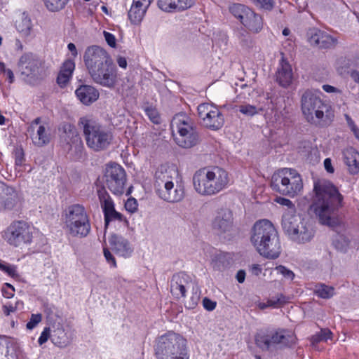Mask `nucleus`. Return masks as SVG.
Wrapping results in <instances>:
<instances>
[{
  "label": "nucleus",
  "instance_id": "nucleus-49",
  "mask_svg": "<svg viewBox=\"0 0 359 359\" xmlns=\"http://www.w3.org/2000/svg\"><path fill=\"white\" fill-rule=\"evenodd\" d=\"M177 182H172V183H168L166 184L163 185H158V186H154V190L156 194L160 198L164 201V198H165L168 191L170 188H172V186L176 184Z\"/></svg>",
  "mask_w": 359,
  "mask_h": 359
},
{
  "label": "nucleus",
  "instance_id": "nucleus-32",
  "mask_svg": "<svg viewBox=\"0 0 359 359\" xmlns=\"http://www.w3.org/2000/svg\"><path fill=\"white\" fill-rule=\"evenodd\" d=\"M50 131V127L47 123L37 126L36 133L31 135L33 143L38 147L48 144L51 138Z\"/></svg>",
  "mask_w": 359,
  "mask_h": 359
},
{
  "label": "nucleus",
  "instance_id": "nucleus-33",
  "mask_svg": "<svg viewBox=\"0 0 359 359\" xmlns=\"http://www.w3.org/2000/svg\"><path fill=\"white\" fill-rule=\"evenodd\" d=\"M0 359H18L16 346L7 337H0Z\"/></svg>",
  "mask_w": 359,
  "mask_h": 359
},
{
  "label": "nucleus",
  "instance_id": "nucleus-13",
  "mask_svg": "<svg viewBox=\"0 0 359 359\" xmlns=\"http://www.w3.org/2000/svg\"><path fill=\"white\" fill-rule=\"evenodd\" d=\"M198 114L202 124L207 128L217 130L224 123V118L219 109L209 103H202L198 107Z\"/></svg>",
  "mask_w": 359,
  "mask_h": 359
},
{
  "label": "nucleus",
  "instance_id": "nucleus-22",
  "mask_svg": "<svg viewBox=\"0 0 359 359\" xmlns=\"http://www.w3.org/2000/svg\"><path fill=\"white\" fill-rule=\"evenodd\" d=\"M109 243L111 250L118 256L127 258L130 257L133 252L130 242L121 235L111 234L109 238Z\"/></svg>",
  "mask_w": 359,
  "mask_h": 359
},
{
  "label": "nucleus",
  "instance_id": "nucleus-31",
  "mask_svg": "<svg viewBox=\"0 0 359 359\" xmlns=\"http://www.w3.org/2000/svg\"><path fill=\"white\" fill-rule=\"evenodd\" d=\"M67 229L72 236L84 238L90 231V223L89 218L76 222L73 224H66Z\"/></svg>",
  "mask_w": 359,
  "mask_h": 359
},
{
  "label": "nucleus",
  "instance_id": "nucleus-14",
  "mask_svg": "<svg viewBox=\"0 0 359 359\" xmlns=\"http://www.w3.org/2000/svg\"><path fill=\"white\" fill-rule=\"evenodd\" d=\"M97 193L104 215L105 228L107 227L109 222L111 220L122 221L123 216L122 214L116 211L114 202L106 191L105 187L98 189Z\"/></svg>",
  "mask_w": 359,
  "mask_h": 359
},
{
  "label": "nucleus",
  "instance_id": "nucleus-56",
  "mask_svg": "<svg viewBox=\"0 0 359 359\" xmlns=\"http://www.w3.org/2000/svg\"><path fill=\"white\" fill-rule=\"evenodd\" d=\"M276 270L278 271V273L282 274L287 279L292 280L294 277V273L291 270L287 269L284 266L280 265L276 266Z\"/></svg>",
  "mask_w": 359,
  "mask_h": 359
},
{
  "label": "nucleus",
  "instance_id": "nucleus-26",
  "mask_svg": "<svg viewBox=\"0 0 359 359\" xmlns=\"http://www.w3.org/2000/svg\"><path fill=\"white\" fill-rule=\"evenodd\" d=\"M292 79L293 74L291 65L283 57L280 67H278L276 72V81L281 86L287 88L292 83Z\"/></svg>",
  "mask_w": 359,
  "mask_h": 359
},
{
  "label": "nucleus",
  "instance_id": "nucleus-40",
  "mask_svg": "<svg viewBox=\"0 0 359 359\" xmlns=\"http://www.w3.org/2000/svg\"><path fill=\"white\" fill-rule=\"evenodd\" d=\"M168 191V192L164 198V201L168 203L179 202L183 199L184 196V188L180 184H179V181L177 182V183L172 186V188H170Z\"/></svg>",
  "mask_w": 359,
  "mask_h": 359
},
{
  "label": "nucleus",
  "instance_id": "nucleus-8",
  "mask_svg": "<svg viewBox=\"0 0 359 359\" xmlns=\"http://www.w3.org/2000/svg\"><path fill=\"white\" fill-rule=\"evenodd\" d=\"M296 342L294 333L285 329H278L269 334L259 333L255 336V344L263 351H269L273 346H278L280 348H291Z\"/></svg>",
  "mask_w": 359,
  "mask_h": 359
},
{
  "label": "nucleus",
  "instance_id": "nucleus-48",
  "mask_svg": "<svg viewBox=\"0 0 359 359\" xmlns=\"http://www.w3.org/2000/svg\"><path fill=\"white\" fill-rule=\"evenodd\" d=\"M144 111L151 122L155 124H159L161 123V117L156 108L147 107L144 108Z\"/></svg>",
  "mask_w": 359,
  "mask_h": 359
},
{
  "label": "nucleus",
  "instance_id": "nucleus-10",
  "mask_svg": "<svg viewBox=\"0 0 359 359\" xmlns=\"http://www.w3.org/2000/svg\"><path fill=\"white\" fill-rule=\"evenodd\" d=\"M60 146L68 152H72L80 157L84 149L80 135L74 125L64 122L58 128Z\"/></svg>",
  "mask_w": 359,
  "mask_h": 359
},
{
  "label": "nucleus",
  "instance_id": "nucleus-36",
  "mask_svg": "<svg viewBox=\"0 0 359 359\" xmlns=\"http://www.w3.org/2000/svg\"><path fill=\"white\" fill-rule=\"evenodd\" d=\"M50 339L55 345L59 347H65L70 343L69 337L67 336L63 325L60 323L53 326Z\"/></svg>",
  "mask_w": 359,
  "mask_h": 359
},
{
  "label": "nucleus",
  "instance_id": "nucleus-46",
  "mask_svg": "<svg viewBox=\"0 0 359 359\" xmlns=\"http://www.w3.org/2000/svg\"><path fill=\"white\" fill-rule=\"evenodd\" d=\"M238 110L241 113L247 116H252L258 114L259 111H262L263 109L262 107L258 108L256 106L249 104H244L238 107Z\"/></svg>",
  "mask_w": 359,
  "mask_h": 359
},
{
  "label": "nucleus",
  "instance_id": "nucleus-63",
  "mask_svg": "<svg viewBox=\"0 0 359 359\" xmlns=\"http://www.w3.org/2000/svg\"><path fill=\"white\" fill-rule=\"evenodd\" d=\"M254 1L266 10H271L273 7V0H255Z\"/></svg>",
  "mask_w": 359,
  "mask_h": 359
},
{
  "label": "nucleus",
  "instance_id": "nucleus-7",
  "mask_svg": "<svg viewBox=\"0 0 359 359\" xmlns=\"http://www.w3.org/2000/svg\"><path fill=\"white\" fill-rule=\"evenodd\" d=\"M175 141L182 148H191L196 145L200 137L192 121L185 114H176L171 122Z\"/></svg>",
  "mask_w": 359,
  "mask_h": 359
},
{
  "label": "nucleus",
  "instance_id": "nucleus-2",
  "mask_svg": "<svg viewBox=\"0 0 359 359\" xmlns=\"http://www.w3.org/2000/svg\"><path fill=\"white\" fill-rule=\"evenodd\" d=\"M250 241L260 255L268 259H276L280 254V243L278 231L268 219L255 222Z\"/></svg>",
  "mask_w": 359,
  "mask_h": 359
},
{
  "label": "nucleus",
  "instance_id": "nucleus-12",
  "mask_svg": "<svg viewBox=\"0 0 359 359\" xmlns=\"http://www.w3.org/2000/svg\"><path fill=\"white\" fill-rule=\"evenodd\" d=\"M83 60L89 74H96L99 69L113 63L107 51L97 46L88 47L86 50Z\"/></svg>",
  "mask_w": 359,
  "mask_h": 359
},
{
  "label": "nucleus",
  "instance_id": "nucleus-62",
  "mask_svg": "<svg viewBox=\"0 0 359 359\" xmlns=\"http://www.w3.org/2000/svg\"><path fill=\"white\" fill-rule=\"evenodd\" d=\"M203 307L208 311H213L217 305L216 302L211 300L208 297H205L203 299Z\"/></svg>",
  "mask_w": 359,
  "mask_h": 359
},
{
  "label": "nucleus",
  "instance_id": "nucleus-21",
  "mask_svg": "<svg viewBox=\"0 0 359 359\" xmlns=\"http://www.w3.org/2000/svg\"><path fill=\"white\" fill-rule=\"evenodd\" d=\"M178 180L179 173L175 167L161 165L155 172L154 186L177 182L179 181Z\"/></svg>",
  "mask_w": 359,
  "mask_h": 359
},
{
  "label": "nucleus",
  "instance_id": "nucleus-53",
  "mask_svg": "<svg viewBox=\"0 0 359 359\" xmlns=\"http://www.w3.org/2000/svg\"><path fill=\"white\" fill-rule=\"evenodd\" d=\"M333 245L336 249L342 251L346 249L348 243L344 236L339 235L333 240Z\"/></svg>",
  "mask_w": 359,
  "mask_h": 359
},
{
  "label": "nucleus",
  "instance_id": "nucleus-59",
  "mask_svg": "<svg viewBox=\"0 0 359 359\" xmlns=\"http://www.w3.org/2000/svg\"><path fill=\"white\" fill-rule=\"evenodd\" d=\"M125 208L130 212H135L137 208V201L133 198L128 199L125 203Z\"/></svg>",
  "mask_w": 359,
  "mask_h": 359
},
{
  "label": "nucleus",
  "instance_id": "nucleus-3",
  "mask_svg": "<svg viewBox=\"0 0 359 359\" xmlns=\"http://www.w3.org/2000/svg\"><path fill=\"white\" fill-rule=\"evenodd\" d=\"M227 172L217 166L203 168L197 170L193 176V184L196 191L201 196H212L226 188L229 184Z\"/></svg>",
  "mask_w": 359,
  "mask_h": 359
},
{
  "label": "nucleus",
  "instance_id": "nucleus-27",
  "mask_svg": "<svg viewBox=\"0 0 359 359\" xmlns=\"http://www.w3.org/2000/svg\"><path fill=\"white\" fill-rule=\"evenodd\" d=\"M78 99L84 104L88 105L99 97V92L93 86L82 85L75 91Z\"/></svg>",
  "mask_w": 359,
  "mask_h": 359
},
{
  "label": "nucleus",
  "instance_id": "nucleus-5",
  "mask_svg": "<svg viewBox=\"0 0 359 359\" xmlns=\"http://www.w3.org/2000/svg\"><path fill=\"white\" fill-rule=\"evenodd\" d=\"M78 126L83 130L87 146L94 151L107 149L113 135L110 130L90 116L81 117Z\"/></svg>",
  "mask_w": 359,
  "mask_h": 359
},
{
  "label": "nucleus",
  "instance_id": "nucleus-19",
  "mask_svg": "<svg viewBox=\"0 0 359 359\" xmlns=\"http://www.w3.org/2000/svg\"><path fill=\"white\" fill-rule=\"evenodd\" d=\"M233 218L229 209H221L212 222V227L218 233L230 232L233 229Z\"/></svg>",
  "mask_w": 359,
  "mask_h": 359
},
{
  "label": "nucleus",
  "instance_id": "nucleus-35",
  "mask_svg": "<svg viewBox=\"0 0 359 359\" xmlns=\"http://www.w3.org/2000/svg\"><path fill=\"white\" fill-rule=\"evenodd\" d=\"M290 172L287 175L289 183L287 184V189H289L290 191L285 193V195L293 197L302 190L303 183L300 175L294 169L290 168Z\"/></svg>",
  "mask_w": 359,
  "mask_h": 359
},
{
  "label": "nucleus",
  "instance_id": "nucleus-11",
  "mask_svg": "<svg viewBox=\"0 0 359 359\" xmlns=\"http://www.w3.org/2000/svg\"><path fill=\"white\" fill-rule=\"evenodd\" d=\"M105 187L114 194L122 195L126 189V173L122 166L116 163H109L103 177Z\"/></svg>",
  "mask_w": 359,
  "mask_h": 359
},
{
  "label": "nucleus",
  "instance_id": "nucleus-24",
  "mask_svg": "<svg viewBox=\"0 0 359 359\" xmlns=\"http://www.w3.org/2000/svg\"><path fill=\"white\" fill-rule=\"evenodd\" d=\"M290 168H283L275 172L271 177V187L272 189L280 194L285 195L290 191L287 184L289 183L288 176Z\"/></svg>",
  "mask_w": 359,
  "mask_h": 359
},
{
  "label": "nucleus",
  "instance_id": "nucleus-23",
  "mask_svg": "<svg viewBox=\"0 0 359 359\" xmlns=\"http://www.w3.org/2000/svg\"><path fill=\"white\" fill-rule=\"evenodd\" d=\"M290 168H283L275 172L271 177V187L272 189L280 194L285 195L290 191L287 184L289 183L288 176Z\"/></svg>",
  "mask_w": 359,
  "mask_h": 359
},
{
  "label": "nucleus",
  "instance_id": "nucleus-6",
  "mask_svg": "<svg viewBox=\"0 0 359 359\" xmlns=\"http://www.w3.org/2000/svg\"><path fill=\"white\" fill-rule=\"evenodd\" d=\"M155 354L157 359H189L186 339L174 332L157 339Z\"/></svg>",
  "mask_w": 359,
  "mask_h": 359
},
{
  "label": "nucleus",
  "instance_id": "nucleus-18",
  "mask_svg": "<svg viewBox=\"0 0 359 359\" xmlns=\"http://www.w3.org/2000/svg\"><path fill=\"white\" fill-rule=\"evenodd\" d=\"M309 41L312 46L324 49L334 48L338 43L337 39L317 29L310 31Z\"/></svg>",
  "mask_w": 359,
  "mask_h": 359
},
{
  "label": "nucleus",
  "instance_id": "nucleus-39",
  "mask_svg": "<svg viewBox=\"0 0 359 359\" xmlns=\"http://www.w3.org/2000/svg\"><path fill=\"white\" fill-rule=\"evenodd\" d=\"M231 256L228 252H220L212 258V267L217 271H222L231 263Z\"/></svg>",
  "mask_w": 359,
  "mask_h": 359
},
{
  "label": "nucleus",
  "instance_id": "nucleus-30",
  "mask_svg": "<svg viewBox=\"0 0 359 359\" xmlns=\"http://www.w3.org/2000/svg\"><path fill=\"white\" fill-rule=\"evenodd\" d=\"M65 224L89 218L83 205L74 204L69 206L65 210Z\"/></svg>",
  "mask_w": 359,
  "mask_h": 359
},
{
  "label": "nucleus",
  "instance_id": "nucleus-17",
  "mask_svg": "<svg viewBox=\"0 0 359 359\" xmlns=\"http://www.w3.org/2000/svg\"><path fill=\"white\" fill-rule=\"evenodd\" d=\"M191 283V277L184 272L174 274L170 280V292L176 298L184 297Z\"/></svg>",
  "mask_w": 359,
  "mask_h": 359
},
{
  "label": "nucleus",
  "instance_id": "nucleus-15",
  "mask_svg": "<svg viewBox=\"0 0 359 359\" xmlns=\"http://www.w3.org/2000/svg\"><path fill=\"white\" fill-rule=\"evenodd\" d=\"M19 203L20 198L15 189L0 182V211H12Z\"/></svg>",
  "mask_w": 359,
  "mask_h": 359
},
{
  "label": "nucleus",
  "instance_id": "nucleus-16",
  "mask_svg": "<svg viewBox=\"0 0 359 359\" xmlns=\"http://www.w3.org/2000/svg\"><path fill=\"white\" fill-rule=\"evenodd\" d=\"M41 61L34 54L27 53L22 55L18 63V69L22 74L27 76H34L41 67Z\"/></svg>",
  "mask_w": 359,
  "mask_h": 359
},
{
  "label": "nucleus",
  "instance_id": "nucleus-29",
  "mask_svg": "<svg viewBox=\"0 0 359 359\" xmlns=\"http://www.w3.org/2000/svg\"><path fill=\"white\" fill-rule=\"evenodd\" d=\"M193 5L192 0H158V6L160 9L166 12L183 11Z\"/></svg>",
  "mask_w": 359,
  "mask_h": 359
},
{
  "label": "nucleus",
  "instance_id": "nucleus-50",
  "mask_svg": "<svg viewBox=\"0 0 359 359\" xmlns=\"http://www.w3.org/2000/svg\"><path fill=\"white\" fill-rule=\"evenodd\" d=\"M177 182H172V183H168L166 184L163 185H158V186H154V190L156 194L160 198L164 201V198H165L168 191L170 188H172V186L176 184Z\"/></svg>",
  "mask_w": 359,
  "mask_h": 359
},
{
  "label": "nucleus",
  "instance_id": "nucleus-54",
  "mask_svg": "<svg viewBox=\"0 0 359 359\" xmlns=\"http://www.w3.org/2000/svg\"><path fill=\"white\" fill-rule=\"evenodd\" d=\"M42 320L41 313L32 314L29 321L27 323L26 327L28 330L34 328Z\"/></svg>",
  "mask_w": 359,
  "mask_h": 359
},
{
  "label": "nucleus",
  "instance_id": "nucleus-45",
  "mask_svg": "<svg viewBox=\"0 0 359 359\" xmlns=\"http://www.w3.org/2000/svg\"><path fill=\"white\" fill-rule=\"evenodd\" d=\"M315 292L318 297L321 298L329 299L334 294V288L332 287H329L324 284H321L318 286H316Z\"/></svg>",
  "mask_w": 359,
  "mask_h": 359
},
{
  "label": "nucleus",
  "instance_id": "nucleus-57",
  "mask_svg": "<svg viewBox=\"0 0 359 359\" xmlns=\"http://www.w3.org/2000/svg\"><path fill=\"white\" fill-rule=\"evenodd\" d=\"M199 299L200 297L198 294H197L196 293L193 294L192 296L190 297V298L187 299L185 301V307L187 308L188 309H194L198 304Z\"/></svg>",
  "mask_w": 359,
  "mask_h": 359
},
{
  "label": "nucleus",
  "instance_id": "nucleus-37",
  "mask_svg": "<svg viewBox=\"0 0 359 359\" xmlns=\"http://www.w3.org/2000/svg\"><path fill=\"white\" fill-rule=\"evenodd\" d=\"M74 67V62L71 60H67L63 63L57 78V82L60 86H65L69 82Z\"/></svg>",
  "mask_w": 359,
  "mask_h": 359
},
{
  "label": "nucleus",
  "instance_id": "nucleus-41",
  "mask_svg": "<svg viewBox=\"0 0 359 359\" xmlns=\"http://www.w3.org/2000/svg\"><path fill=\"white\" fill-rule=\"evenodd\" d=\"M230 13L242 23L248 15H251V9L241 4H233L229 6Z\"/></svg>",
  "mask_w": 359,
  "mask_h": 359
},
{
  "label": "nucleus",
  "instance_id": "nucleus-44",
  "mask_svg": "<svg viewBox=\"0 0 359 359\" xmlns=\"http://www.w3.org/2000/svg\"><path fill=\"white\" fill-rule=\"evenodd\" d=\"M47 9L51 12H57L63 9L69 0H43Z\"/></svg>",
  "mask_w": 359,
  "mask_h": 359
},
{
  "label": "nucleus",
  "instance_id": "nucleus-61",
  "mask_svg": "<svg viewBox=\"0 0 359 359\" xmlns=\"http://www.w3.org/2000/svg\"><path fill=\"white\" fill-rule=\"evenodd\" d=\"M104 256L107 260V262L110 264L112 266L115 267L116 266V262L114 257L111 253L109 250L107 248H104L103 250Z\"/></svg>",
  "mask_w": 359,
  "mask_h": 359
},
{
  "label": "nucleus",
  "instance_id": "nucleus-25",
  "mask_svg": "<svg viewBox=\"0 0 359 359\" xmlns=\"http://www.w3.org/2000/svg\"><path fill=\"white\" fill-rule=\"evenodd\" d=\"M314 234L312 226L304 220L289 237L297 243H305L311 241Z\"/></svg>",
  "mask_w": 359,
  "mask_h": 359
},
{
  "label": "nucleus",
  "instance_id": "nucleus-47",
  "mask_svg": "<svg viewBox=\"0 0 359 359\" xmlns=\"http://www.w3.org/2000/svg\"><path fill=\"white\" fill-rule=\"evenodd\" d=\"M332 332L327 328L321 329L320 332L312 336L313 344H317L322 341H327L332 339Z\"/></svg>",
  "mask_w": 359,
  "mask_h": 359
},
{
  "label": "nucleus",
  "instance_id": "nucleus-64",
  "mask_svg": "<svg viewBox=\"0 0 359 359\" xmlns=\"http://www.w3.org/2000/svg\"><path fill=\"white\" fill-rule=\"evenodd\" d=\"M104 36L107 43L109 46L113 48L116 46V39L112 34L104 31Z\"/></svg>",
  "mask_w": 359,
  "mask_h": 359
},
{
  "label": "nucleus",
  "instance_id": "nucleus-38",
  "mask_svg": "<svg viewBox=\"0 0 359 359\" xmlns=\"http://www.w3.org/2000/svg\"><path fill=\"white\" fill-rule=\"evenodd\" d=\"M242 24L250 31L257 33L263 27V21L261 15L251 10V15L248 14Z\"/></svg>",
  "mask_w": 359,
  "mask_h": 359
},
{
  "label": "nucleus",
  "instance_id": "nucleus-28",
  "mask_svg": "<svg viewBox=\"0 0 359 359\" xmlns=\"http://www.w3.org/2000/svg\"><path fill=\"white\" fill-rule=\"evenodd\" d=\"M303 221L304 219L295 212H284L281 222L283 230L290 236Z\"/></svg>",
  "mask_w": 359,
  "mask_h": 359
},
{
  "label": "nucleus",
  "instance_id": "nucleus-9",
  "mask_svg": "<svg viewBox=\"0 0 359 359\" xmlns=\"http://www.w3.org/2000/svg\"><path fill=\"white\" fill-rule=\"evenodd\" d=\"M34 229L23 220L13 222L3 232L4 239L11 245L23 248L32 242Z\"/></svg>",
  "mask_w": 359,
  "mask_h": 359
},
{
  "label": "nucleus",
  "instance_id": "nucleus-55",
  "mask_svg": "<svg viewBox=\"0 0 359 359\" xmlns=\"http://www.w3.org/2000/svg\"><path fill=\"white\" fill-rule=\"evenodd\" d=\"M240 41L241 46L245 48H250L253 46V40L248 33L241 34Z\"/></svg>",
  "mask_w": 359,
  "mask_h": 359
},
{
  "label": "nucleus",
  "instance_id": "nucleus-58",
  "mask_svg": "<svg viewBox=\"0 0 359 359\" xmlns=\"http://www.w3.org/2000/svg\"><path fill=\"white\" fill-rule=\"evenodd\" d=\"M2 294L6 298H11L14 295L15 289L9 283H5L1 289Z\"/></svg>",
  "mask_w": 359,
  "mask_h": 359
},
{
  "label": "nucleus",
  "instance_id": "nucleus-43",
  "mask_svg": "<svg viewBox=\"0 0 359 359\" xmlns=\"http://www.w3.org/2000/svg\"><path fill=\"white\" fill-rule=\"evenodd\" d=\"M16 27L23 36H29L32 29L31 19L27 16L23 17L21 21L18 22Z\"/></svg>",
  "mask_w": 359,
  "mask_h": 359
},
{
  "label": "nucleus",
  "instance_id": "nucleus-4",
  "mask_svg": "<svg viewBox=\"0 0 359 359\" xmlns=\"http://www.w3.org/2000/svg\"><path fill=\"white\" fill-rule=\"evenodd\" d=\"M301 107L306 121L317 126H330L334 117L332 107L312 90H308L302 95Z\"/></svg>",
  "mask_w": 359,
  "mask_h": 359
},
{
  "label": "nucleus",
  "instance_id": "nucleus-34",
  "mask_svg": "<svg viewBox=\"0 0 359 359\" xmlns=\"http://www.w3.org/2000/svg\"><path fill=\"white\" fill-rule=\"evenodd\" d=\"M344 160L351 174L359 172V153L352 147L344 151Z\"/></svg>",
  "mask_w": 359,
  "mask_h": 359
},
{
  "label": "nucleus",
  "instance_id": "nucleus-1",
  "mask_svg": "<svg viewBox=\"0 0 359 359\" xmlns=\"http://www.w3.org/2000/svg\"><path fill=\"white\" fill-rule=\"evenodd\" d=\"M313 198L310 210L313 212L320 224L330 227L339 224L338 212L343 207V196L338 189L329 181L314 183Z\"/></svg>",
  "mask_w": 359,
  "mask_h": 359
},
{
  "label": "nucleus",
  "instance_id": "nucleus-42",
  "mask_svg": "<svg viewBox=\"0 0 359 359\" xmlns=\"http://www.w3.org/2000/svg\"><path fill=\"white\" fill-rule=\"evenodd\" d=\"M146 11L147 8H144L142 6L133 3L128 11V18L132 23L138 24L143 19Z\"/></svg>",
  "mask_w": 359,
  "mask_h": 359
},
{
  "label": "nucleus",
  "instance_id": "nucleus-51",
  "mask_svg": "<svg viewBox=\"0 0 359 359\" xmlns=\"http://www.w3.org/2000/svg\"><path fill=\"white\" fill-rule=\"evenodd\" d=\"M0 270L6 273L8 276L13 278L18 277L16 266L7 264L1 260H0Z\"/></svg>",
  "mask_w": 359,
  "mask_h": 359
},
{
  "label": "nucleus",
  "instance_id": "nucleus-52",
  "mask_svg": "<svg viewBox=\"0 0 359 359\" xmlns=\"http://www.w3.org/2000/svg\"><path fill=\"white\" fill-rule=\"evenodd\" d=\"M275 201L281 205L287 207L288 210L285 212H295L294 205L290 200L280 196L276 197Z\"/></svg>",
  "mask_w": 359,
  "mask_h": 359
},
{
  "label": "nucleus",
  "instance_id": "nucleus-60",
  "mask_svg": "<svg viewBox=\"0 0 359 359\" xmlns=\"http://www.w3.org/2000/svg\"><path fill=\"white\" fill-rule=\"evenodd\" d=\"M50 327H45L39 338L38 342L40 345L46 343L49 338H50Z\"/></svg>",
  "mask_w": 359,
  "mask_h": 359
},
{
  "label": "nucleus",
  "instance_id": "nucleus-20",
  "mask_svg": "<svg viewBox=\"0 0 359 359\" xmlns=\"http://www.w3.org/2000/svg\"><path fill=\"white\" fill-rule=\"evenodd\" d=\"M95 74L90 73V74L93 81L97 83L109 88L114 86L116 81V72L114 63H111L110 65H106V67L99 69L96 74Z\"/></svg>",
  "mask_w": 359,
  "mask_h": 359
}]
</instances>
